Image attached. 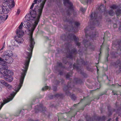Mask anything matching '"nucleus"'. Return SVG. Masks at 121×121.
Masks as SVG:
<instances>
[{"instance_id":"7c9ffc66","label":"nucleus","mask_w":121,"mask_h":121,"mask_svg":"<svg viewBox=\"0 0 121 121\" xmlns=\"http://www.w3.org/2000/svg\"><path fill=\"white\" fill-rule=\"evenodd\" d=\"M5 86L9 90H11L12 88V87L9 84H6Z\"/></svg>"},{"instance_id":"a878e982","label":"nucleus","mask_w":121,"mask_h":121,"mask_svg":"<svg viewBox=\"0 0 121 121\" xmlns=\"http://www.w3.org/2000/svg\"><path fill=\"white\" fill-rule=\"evenodd\" d=\"M115 12L117 16L119 15L121 13V9H117L116 11Z\"/></svg>"},{"instance_id":"bf43d9fd","label":"nucleus","mask_w":121,"mask_h":121,"mask_svg":"<svg viewBox=\"0 0 121 121\" xmlns=\"http://www.w3.org/2000/svg\"><path fill=\"white\" fill-rule=\"evenodd\" d=\"M111 120V118H109L108 119V120L107 121H110Z\"/></svg>"},{"instance_id":"37998d69","label":"nucleus","mask_w":121,"mask_h":121,"mask_svg":"<svg viewBox=\"0 0 121 121\" xmlns=\"http://www.w3.org/2000/svg\"><path fill=\"white\" fill-rule=\"evenodd\" d=\"M60 83V82L58 81H56V82H55V83H56V85H57V84H59Z\"/></svg>"},{"instance_id":"bb28decb","label":"nucleus","mask_w":121,"mask_h":121,"mask_svg":"<svg viewBox=\"0 0 121 121\" xmlns=\"http://www.w3.org/2000/svg\"><path fill=\"white\" fill-rule=\"evenodd\" d=\"M117 114H118L119 116L121 117V108H120L117 109L116 112Z\"/></svg>"},{"instance_id":"58836bf2","label":"nucleus","mask_w":121,"mask_h":121,"mask_svg":"<svg viewBox=\"0 0 121 121\" xmlns=\"http://www.w3.org/2000/svg\"><path fill=\"white\" fill-rule=\"evenodd\" d=\"M53 88L54 91H56L57 89V87L56 86H53Z\"/></svg>"},{"instance_id":"3c124183","label":"nucleus","mask_w":121,"mask_h":121,"mask_svg":"<svg viewBox=\"0 0 121 121\" xmlns=\"http://www.w3.org/2000/svg\"><path fill=\"white\" fill-rule=\"evenodd\" d=\"M42 0H39L38 1V0L37 1H38L39 3H40L42 1Z\"/></svg>"},{"instance_id":"c03bdc74","label":"nucleus","mask_w":121,"mask_h":121,"mask_svg":"<svg viewBox=\"0 0 121 121\" xmlns=\"http://www.w3.org/2000/svg\"><path fill=\"white\" fill-rule=\"evenodd\" d=\"M112 95H115V94H116V95H117V94L116 93H115L114 92V91H112Z\"/></svg>"},{"instance_id":"a211bd4d","label":"nucleus","mask_w":121,"mask_h":121,"mask_svg":"<svg viewBox=\"0 0 121 121\" xmlns=\"http://www.w3.org/2000/svg\"><path fill=\"white\" fill-rule=\"evenodd\" d=\"M15 38L16 41L18 43H22L23 41V38L19 36H16Z\"/></svg>"},{"instance_id":"9d476101","label":"nucleus","mask_w":121,"mask_h":121,"mask_svg":"<svg viewBox=\"0 0 121 121\" xmlns=\"http://www.w3.org/2000/svg\"><path fill=\"white\" fill-rule=\"evenodd\" d=\"M35 113H38L40 112L43 113L46 111V108L43 107L42 104H39V105H37L34 108Z\"/></svg>"},{"instance_id":"603ef678","label":"nucleus","mask_w":121,"mask_h":121,"mask_svg":"<svg viewBox=\"0 0 121 121\" xmlns=\"http://www.w3.org/2000/svg\"><path fill=\"white\" fill-rule=\"evenodd\" d=\"M115 26V27H117V25L116 24H114V25H113V26Z\"/></svg>"},{"instance_id":"ddd939ff","label":"nucleus","mask_w":121,"mask_h":121,"mask_svg":"<svg viewBox=\"0 0 121 121\" xmlns=\"http://www.w3.org/2000/svg\"><path fill=\"white\" fill-rule=\"evenodd\" d=\"M69 36L71 39V41L74 40L76 44L77 45L78 47L80 46V43L79 42H78L79 40L78 38V37H76L75 35L74 34H70Z\"/></svg>"},{"instance_id":"9b49d317","label":"nucleus","mask_w":121,"mask_h":121,"mask_svg":"<svg viewBox=\"0 0 121 121\" xmlns=\"http://www.w3.org/2000/svg\"><path fill=\"white\" fill-rule=\"evenodd\" d=\"M9 73H6V74H3V73H0V74L1 75H3V76L5 77V78L6 79V80L9 82H11L13 80V77L12 76L13 74H13H11L10 72H9Z\"/></svg>"},{"instance_id":"f257e3e1","label":"nucleus","mask_w":121,"mask_h":121,"mask_svg":"<svg viewBox=\"0 0 121 121\" xmlns=\"http://www.w3.org/2000/svg\"><path fill=\"white\" fill-rule=\"evenodd\" d=\"M47 0H43L42 3L40 4V7L38 5L35 7L34 10L30 11V15H26V20L30 22L31 20L34 21V24H33V27L32 28L31 30L33 31L39 22L40 16L41 15L42 10L44 7L45 2Z\"/></svg>"},{"instance_id":"7ed1b4c3","label":"nucleus","mask_w":121,"mask_h":121,"mask_svg":"<svg viewBox=\"0 0 121 121\" xmlns=\"http://www.w3.org/2000/svg\"><path fill=\"white\" fill-rule=\"evenodd\" d=\"M26 75V74H21V76L19 80L20 83L19 84L17 87H16L15 89L16 92H13V93H11L10 94L11 97L8 98L7 99L5 100L3 103H1L0 106V110L5 104L12 100L17 93L19 91L22 86L24 80Z\"/></svg>"},{"instance_id":"4be33fe9","label":"nucleus","mask_w":121,"mask_h":121,"mask_svg":"<svg viewBox=\"0 0 121 121\" xmlns=\"http://www.w3.org/2000/svg\"><path fill=\"white\" fill-rule=\"evenodd\" d=\"M107 13L110 16H113L114 14V12L113 10L111 9L109 10V11L107 12Z\"/></svg>"},{"instance_id":"423d86ee","label":"nucleus","mask_w":121,"mask_h":121,"mask_svg":"<svg viewBox=\"0 0 121 121\" xmlns=\"http://www.w3.org/2000/svg\"><path fill=\"white\" fill-rule=\"evenodd\" d=\"M5 2L3 3L2 6H0V14L2 13L4 14H7L9 13L10 10V8L13 7L15 4H13L10 5V4L8 2V1L4 0Z\"/></svg>"},{"instance_id":"20e7f679","label":"nucleus","mask_w":121,"mask_h":121,"mask_svg":"<svg viewBox=\"0 0 121 121\" xmlns=\"http://www.w3.org/2000/svg\"><path fill=\"white\" fill-rule=\"evenodd\" d=\"M64 21L69 22L71 26L65 25L64 26V28L66 30L69 32L73 31L75 33L77 31L78 28L80 25V24L79 21H76L74 22V21L72 20H68L66 19L65 20L64 19Z\"/></svg>"},{"instance_id":"39448f33","label":"nucleus","mask_w":121,"mask_h":121,"mask_svg":"<svg viewBox=\"0 0 121 121\" xmlns=\"http://www.w3.org/2000/svg\"><path fill=\"white\" fill-rule=\"evenodd\" d=\"M67 46L65 49V50H66V54L68 53V55L67 54L66 57H65L63 58V62L65 64H69V63L68 60H69V58L73 60V54H76L77 53V49H76L75 48H74L72 49L71 51H70L69 48L70 46H68L67 45Z\"/></svg>"},{"instance_id":"473e14b6","label":"nucleus","mask_w":121,"mask_h":121,"mask_svg":"<svg viewBox=\"0 0 121 121\" xmlns=\"http://www.w3.org/2000/svg\"><path fill=\"white\" fill-rule=\"evenodd\" d=\"M110 107L109 106H108V109L109 112L108 113V116H110L112 114V113L111 112V111H110Z\"/></svg>"},{"instance_id":"8fccbe9b","label":"nucleus","mask_w":121,"mask_h":121,"mask_svg":"<svg viewBox=\"0 0 121 121\" xmlns=\"http://www.w3.org/2000/svg\"><path fill=\"white\" fill-rule=\"evenodd\" d=\"M55 69H56V70L58 72H59V71H60V70L59 69H58L57 68H56Z\"/></svg>"},{"instance_id":"f8f14e48","label":"nucleus","mask_w":121,"mask_h":121,"mask_svg":"<svg viewBox=\"0 0 121 121\" xmlns=\"http://www.w3.org/2000/svg\"><path fill=\"white\" fill-rule=\"evenodd\" d=\"M78 60H77V64H76L74 63L73 65V69H76V70L78 71L79 73L82 74L83 75L84 77H87L86 74L85 73L83 72L81 69L79 68V64L78 62Z\"/></svg>"},{"instance_id":"6e6552de","label":"nucleus","mask_w":121,"mask_h":121,"mask_svg":"<svg viewBox=\"0 0 121 121\" xmlns=\"http://www.w3.org/2000/svg\"><path fill=\"white\" fill-rule=\"evenodd\" d=\"M13 55V53L11 51L8 50L5 51L4 54L3 58L8 64L11 63L13 61V59L11 57Z\"/></svg>"},{"instance_id":"de8ad7c7","label":"nucleus","mask_w":121,"mask_h":121,"mask_svg":"<svg viewBox=\"0 0 121 121\" xmlns=\"http://www.w3.org/2000/svg\"><path fill=\"white\" fill-rule=\"evenodd\" d=\"M4 59H2L1 57H0V61L1 62L3 60H4Z\"/></svg>"},{"instance_id":"1a4fd4ad","label":"nucleus","mask_w":121,"mask_h":121,"mask_svg":"<svg viewBox=\"0 0 121 121\" xmlns=\"http://www.w3.org/2000/svg\"><path fill=\"white\" fill-rule=\"evenodd\" d=\"M63 4L65 5L68 4L67 10L66 11V13L68 16H70L71 13L74 11V9L73 7V4L69 2V0H63Z\"/></svg>"},{"instance_id":"72a5a7b5","label":"nucleus","mask_w":121,"mask_h":121,"mask_svg":"<svg viewBox=\"0 0 121 121\" xmlns=\"http://www.w3.org/2000/svg\"><path fill=\"white\" fill-rule=\"evenodd\" d=\"M80 9L82 12L83 13H84L86 10V9L85 8H81Z\"/></svg>"},{"instance_id":"4d7b16f0","label":"nucleus","mask_w":121,"mask_h":121,"mask_svg":"<svg viewBox=\"0 0 121 121\" xmlns=\"http://www.w3.org/2000/svg\"><path fill=\"white\" fill-rule=\"evenodd\" d=\"M0 19H2V17L0 15Z\"/></svg>"},{"instance_id":"6ab92c4d","label":"nucleus","mask_w":121,"mask_h":121,"mask_svg":"<svg viewBox=\"0 0 121 121\" xmlns=\"http://www.w3.org/2000/svg\"><path fill=\"white\" fill-rule=\"evenodd\" d=\"M57 67H59L60 69H64L65 68V66L64 65H63L62 63L60 62H58L56 64Z\"/></svg>"},{"instance_id":"393cba45","label":"nucleus","mask_w":121,"mask_h":121,"mask_svg":"<svg viewBox=\"0 0 121 121\" xmlns=\"http://www.w3.org/2000/svg\"><path fill=\"white\" fill-rule=\"evenodd\" d=\"M24 26L25 27L27 28H30V23L28 22H25L24 24Z\"/></svg>"},{"instance_id":"680f3d73","label":"nucleus","mask_w":121,"mask_h":121,"mask_svg":"<svg viewBox=\"0 0 121 121\" xmlns=\"http://www.w3.org/2000/svg\"><path fill=\"white\" fill-rule=\"evenodd\" d=\"M119 29H121V26H120Z\"/></svg>"},{"instance_id":"49530a36","label":"nucleus","mask_w":121,"mask_h":121,"mask_svg":"<svg viewBox=\"0 0 121 121\" xmlns=\"http://www.w3.org/2000/svg\"><path fill=\"white\" fill-rule=\"evenodd\" d=\"M74 12H75V13L74 14V13H73L74 16H76V15H77V13H76V12H75V11H74Z\"/></svg>"},{"instance_id":"4468645a","label":"nucleus","mask_w":121,"mask_h":121,"mask_svg":"<svg viewBox=\"0 0 121 121\" xmlns=\"http://www.w3.org/2000/svg\"><path fill=\"white\" fill-rule=\"evenodd\" d=\"M23 26V23L22 22L19 27V29H17L16 31L17 34L20 36H22L24 34V32L21 30L22 29Z\"/></svg>"},{"instance_id":"5701e85b","label":"nucleus","mask_w":121,"mask_h":121,"mask_svg":"<svg viewBox=\"0 0 121 121\" xmlns=\"http://www.w3.org/2000/svg\"><path fill=\"white\" fill-rule=\"evenodd\" d=\"M110 8L113 9H116L118 8V6L116 4H112L111 6L110 7Z\"/></svg>"},{"instance_id":"0e129e2a","label":"nucleus","mask_w":121,"mask_h":121,"mask_svg":"<svg viewBox=\"0 0 121 121\" xmlns=\"http://www.w3.org/2000/svg\"><path fill=\"white\" fill-rule=\"evenodd\" d=\"M90 103L89 104H87L88 105H90Z\"/></svg>"},{"instance_id":"c9c22d12","label":"nucleus","mask_w":121,"mask_h":121,"mask_svg":"<svg viewBox=\"0 0 121 121\" xmlns=\"http://www.w3.org/2000/svg\"><path fill=\"white\" fill-rule=\"evenodd\" d=\"M82 64L83 65H86L87 64V62H85L84 60H82Z\"/></svg>"},{"instance_id":"e433bc0d","label":"nucleus","mask_w":121,"mask_h":121,"mask_svg":"<svg viewBox=\"0 0 121 121\" xmlns=\"http://www.w3.org/2000/svg\"><path fill=\"white\" fill-rule=\"evenodd\" d=\"M48 88V86H46L45 87L42 88V90L43 91H44L46 90Z\"/></svg>"},{"instance_id":"c756f323","label":"nucleus","mask_w":121,"mask_h":121,"mask_svg":"<svg viewBox=\"0 0 121 121\" xmlns=\"http://www.w3.org/2000/svg\"><path fill=\"white\" fill-rule=\"evenodd\" d=\"M104 5H101L99 8V9L101 10V11H100V12H103V11H104L105 10V8L104 7Z\"/></svg>"},{"instance_id":"2eb2a0df","label":"nucleus","mask_w":121,"mask_h":121,"mask_svg":"<svg viewBox=\"0 0 121 121\" xmlns=\"http://www.w3.org/2000/svg\"><path fill=\"white\" fill-rule=\"evenodd\" d=\"M93 13H92L90 15V17L92 20H95L97 19H101L102 15L100 14L95 12L94 13V17L93 16Z\"/></svg>"},{"instance_id":"2f4dec72","label":"nucleus","mask_w":121,"mask_h":121,"mask_svg":"<svg viewBox=\"0 0 121 121\" xmlns=\"http://www.w3.org/2000/svg\"><path fill=\"white\" fill-rule=\"evenodd\" d=\"M92 0H84L86 4H90Z\"/></svg>"},{"instance_id":"79ce46f5","label":"nucleus","mask_w":121,"mask_h":121,"mask_svg":"<svg viewBox=\"0 0 121 121\" xmlns=\"http://www.w3.org/2000/svg\"><path fill=\"white\" fill-rule=\"evenodd\" d=\"M63 71H61L59 73V74L60 75H62L63 74Z\"/></svg>"},{"instance_id":"e2e57ef3","label":"nucleus","mask_w":121,"mask_h":121,"mask_svg":"<svg viewBox=\"0 0 121 121\" xmlns=\"http://www.w3.org/2000/svg\"><path fill=\"white\" fill-rule=\"evenodd\" d=\"M112 111H113V112L115 111V110L114 109H113V110H112Z\"/></svg>"},{"instance_id":"774afa93","label":"nucleus","mask_w":121,"mask_h":121,"mask_svg":"<svg viewBox=\"0 0 121 121\" xmlns=\"http://www.w3.org/2000/svg\"><path fill=\"white\" fill-rule=\"evenodd\" d=\"M78 121H82V120H79Z\"/></svg>"},{"instance_id":"864d4df0","label":"nucleus","mask_w":121,"mask_h":121,"mask_svg":"<svg viewBox=\"0 0 121 121\" xmlns=\"http://www.w3.org/2000/svg\"><path fill=\"white\" fill-rule=\"evenodd\" d=\"M24 109H22V110H21V112H24Z\"/></svg>"},{"instance_id":"4c0bfd02","label":"nucleus","mask_w":121,"mask_h":121,"mask_svg":"<svg viewBox=\"0 0 121 121\" xmlns=\"http://www.w3.org/2000/svg\"><path fill=\"white\" fill-rule=\"evenodd\" d=\"M54 97V96L53 95H51L48 96L49 99H53Z\"/></svg>"},{"instance_id":"c85d7f7f","label":"nucleus","mask_w":121,"mask_h":121,"mask_svg":"<svg viewBox=\"0 0 121 121\" xmlns=\"http://www.w3.org/2000/svg\"><path fill=\"white\" fill-rule=\"evenodd\" d=\"M37 1L38 0H34L33 2H34V3H32L30 8V9H32L34 7V5L35 4L37 3Z\"/></svg>"},{"instance_id":"f3484780","label":"nucleus","mask_w":121,"mask_h":121,"mask_svg":"<svg viewBox=\"0 0 121 121\" xmlns=\"http://www.w3.org/2000/svg\"><path fill=\"white\" fill-rule=\"evenodd\" d=\"M94 119V121H104L106 119V117L105 116H103L102 117H93Z\"/></svg>"},{"instance_id":"69168bd1","label":"nucleus","mask_w":121,"mask_h":121,"mask_svg":"<svg viewBox=\"0 0 121 121\" xmlns=\"http://www.w3.org/2000/svg\"><path fill=\"white\" fill-rule=\"evenodd\" d=\"M29 121H34L33 120H30Z\"/></svg>"},{"instance_id":"cd10ccee","label":"nucleus","mask_w":121,"mask_h":121,"mask_svg":"<svg viewBox=\"0 0 121 121\" xmlns=\"http://www.w3.org/2000/svg\"><path fill=\"white\" fill-rule=\"evenodd\" d=\"M54 98H57L58 97H60V98L62 97L63 96V95L60 94H57L54 95Z\"/></svg>"},{"instance_id":"dca6fc26","label":"nucleus","mask_w":121,"mask_h":121,"mask_svg":"<svg viewBox=\"0 0 121 121\" xmlns=\"http://www.w3.org/2000/svg\"><path fill=\"white\" fill-rule=\"evenodd\" d=\"M71 33H69L68 35L67 33L66 34H64L61 35L60 36L61 38L63 41L67 40L69 41L70 40V41H71V39H70V37L69 36L70 34H74Z\"/></svg>"},{"instance_id":"a19ab883","label":"nucleus","mask_w":121,"mask_h":121,"mask_svg":"<svg viewBox=\"0 0 121 121\" xmlns=\"http://www.w3.org/2000/svg\"><path fill=\"white\" fill-rule=\"evenodd\" d=\"M20 10L19 9H18L17 10V11L16 13V14L17 15H18L20 13Z\"/></svg>"},{"instance_id":"052dcab7","label":"nucleus","mask_w":121,"mask_h":121,"mask_svg":"<svg viewBox=\"0 0 121 121\" xmlns=\"http://www.w3.org/2000/svg\"><path fill=\"white\" fill-rule=\"evenodd\" d=\"M5 48V46H3V48H1V49H3V48Z\"/></svg>"},{"instance_id":"a18cd8bd","label":"nucleus","mask_w":121,"mask_h":121,"mask_svg":"<svg viewBox=\"0 0 121 121\" xmlns=\"http://www.w3.org/2000/svg\"><path fill=\"white\" fill-rule=\"evenodd\" d=\"M85 32L86 34V38H87V35H88V34H87L86 31V30L85 31Z\"/></svg>"},{"instance_id":"ea45409f","label":"nucleus","mask_w":121,"mask_h":121,"mask_svg":"<svg viewBox=\"0 0 121 121\" xmlns=\"http://www.w3.org/2000/svg\"><path fill=\"white\" fill-rule=\"evenodd\" d=\"M2 83L4 85H5H5H6V84H7V83L6 82H5V81H4V80H3V81H2Z\"/></svg>"},{"instance_id":"f704fd0d","label":"nucleus","mask_w":121,"mask_h":121,"mask_svg":"<svg viewBox=\"0 0 121 121\" xmlns=\"http://www.w3.org/2000/svg\"><path fill=\"white\" fill-rule=\"evenodd\" d=\"M96 35L95 34L94 35L93 34H92L89 37L90 38H92V39L93 38L96 37Z\"/></svg>"},{"instance_id":"338daca9","label":"nucleus","mask_w":121,"mask_h":121,"mask_svg":"<svg viewBox=\"0 0 121 121\" xmlns=\"http://www.w3.org/2000/svg\"><path fill=\"white\" fill-rule=\"evenodd\" d=\"M117 84L118 86H121V85H120L118 84Z\"/></svg>"},{"instance_id":"f03ea898","label":"nucleus","mask_w":121,"mask_h":121,"mask_svg":"<svg viewBox=\"0 0 121 121\" xmlns=\"http://www.w3.org/2000/svg\"><path fill=\"white\" fill-rule=\"evenodd\" d=\"M74 83H73L72 86L71 85V84L72 83L71 81L70 82H68L67 85L64 88V90L67 95L70 96V97L72 100L75 101L76 98V97L74 94L71 95V93L69 91V90L73 88L75 83L81 84L83 83V82L82 80L77 78L74 79Z\"/></svg>"},{"instance_id":"6e6d98bb","label":"nucleus","mask_w":121,"mask_h":121,"mask_svg":"<svg viewBox=\"0 0 121 121\" xmlns=\"http://www.w3.org/2000/svg\"><path fill=\"white\" fill-rule=\"evenodd\" d=\"M72 64H70V68H71L72 67Z\"/></svg>"},{"instance_id":"aec40b11","label":"nucleus","mask_w":121,"mask_h":121,"mask_svg":"<svg viewBox=\"0 0 121 121\" xmlns=\"http://www.w3.org/2000/svg\"><path fill=\"white\" fill-rule=\"evenodd\" d=\"M83 42L84 45L86 48H87L91 45V44L88 41H86V39H84V40Z\"/></svg>"},{"instance_id":"09e8293b","label":"nucleus","mask_w":121,"mask_h":121,"mask_svg":"<svg viewBox=\"0 0 121 121\" xmlns=\"http://www.w3.org/2000/svg\"><path fill=\"white\" fill-rule=\"evenodd\" d=\"M118 117H117L116 118V121H118Z\"/></svg>"},{"instance_id":"0eeeda50","label":"nucleus","mask_w":121,"mask_h":121,"mask_svg":"<svg viewBox=\"0 0 121 121\" xmlns=\"http://www.w3.org/2000/svg\"><path fill=\"white\" fill-rule=\"evenodd\" d=\"M7 62L4 60H3L0 62V64L2 66L0 67V73H3L4 74H6V73L10 72L13 74V71L8 69V67L7 65Z\"/></svg>"},{"instance_id":"5fc2aeb1","label":"nucleus","mask_w":121,"mask_h":121,"mask_svg":"<svg viewBox=\"0 0 121 121\" xmlns=\"http://www.w3.org/2000/svg\"><path fill=\"white\" fill-rule=\"evenodd\" d=\"M8 17V15H6V18H5V19H7V18Z\"/></svg>"},{"instance_id":"13d9d810","label":"nucleus","mask_w":121,"mask_h":121,"mask_svg":"<svg viewBox=\"0 0 121 121\" xmlns=\"http://www.w3.org/2000/svg\"><path fill=\"white\" fill-rule=\"evenodd\" d=\"M2 49H1L0 50V52H2Z\"/></svg>"},{"instance_id":"b1692460","label":"nucleus","mask_w":121,"mask_h":121,"mask_svg":"<svg viewBox=\"0 0 121 121\" xmlns=\"http://www.w3.org/2000/svg\"><path fill=\"white\" fill-rule=\"evenodd\" d=\"M72 74V72L70 71L69 73H68L66 75V78L67 79H69V77H71Z\"/></svg>"},{"instance_id":"412c9836","label":"nucleus","mask_w":121,"mask_h":121,"mask_svg":"<svg viewBox=\"0 0 121 121\" xmlns=\"http://www.w3.org/2000/svg\"><path fill=\"white\" fill-rule=\"evenodd\" d=\"M115 65H119V70L120 71H121V61H120V60H118L115 62Z\"/></svg>"}]
</instances>
